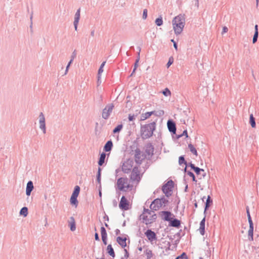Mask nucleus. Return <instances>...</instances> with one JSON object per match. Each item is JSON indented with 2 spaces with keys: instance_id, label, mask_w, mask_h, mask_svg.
I'll return each mask as SVG.
<instances>
[{
  "instance_id": "nucleus-30",
  "label": "nucleus",
  "mask_w": 259,
  "mask_h": 259,
  "mask_svg": "<svg viewBox=\"0 0 259 259\" xmlns=\"http://www.w3.org/2000/svg\"><path fill=\"white\" fill-rule=\"evenodd\" d=\"M249 123L250 124L252 128H254L256 126L255 119L253 117L252 114L249 115Z\"/></svg>"
},
{
  "instance_id": "nucleus-58",
  "label": "nucleus",
  "mask_w": 259,
  "mask_h": 259,
  "mask_svg": "<svg viewBox=\"0 0 259 259\" xmlns=\"http://www.w3.org/2000/svg\"><path fill=\"white\" fill-rule=\"evenodd\" d=\"M76 57V52L75 50L72 53V55L71 56V59H72L73 60Z\"/></svg>"
},
{
  "instance_id": "nucleus-36",
  "label": "nucleus",
  "mask_w": 259,
  "mask_h": 259,
  "mask_svg": "<svg viewBox=\"0 0 259 259\" xmlns=\"http://www.w3.org/2000/svg\"><path fill=\"white\" fill-rule=\"evenodd\" d=\"M179 164L180 165H181L183 164H184L186 166V167H187V162L186 161L184 155H182L179 157Z\"/></svg>"
},
{
  "instance_id": "nucleus-16",
  "label": "nucleus",
  "mask_w": 259,
  "mask_h": 259,
  "mask_svg": "<svg viewBox=\"0 0 259 259\" xmlns=\"http://www.w3.org/2000/svg\"><path fill=\"white\" fill-rule=\"evenodd\" d=\"M145 234L150 242H152L157 240V236L156 233L151 229H148L145 232Z\"/></svg>"
},
{
  "instance_id": "nucleus-9",
  "label": "nucleus",
  "mask_w": 259,
  "mask_h": 259,
  "mask_svg": "<svg viewBox=\"0 0 259 259\" xmlns=\"http://www.w3.org/2000/svg\"><path fill=\"white\" fill-rule=\"evenodd\" d=\"M130 178L132 181H137L138 182H139L141 180L140 171L138 166H135L133 168V170L131 171Z\"/></svg>"
},
{
  "instance_id": "nucleus-50",
  "label": "nucleus",
  "mask_w": 259,
  "mask_h": 259,
  "mask_svg": "<svg viewBox=\"0 0 259 259\" xmlns=\"http://www.w3.org/2000/svg\"><path fill=\"white\" fill-rule=\"evenodd\" d=\"M138 114L135 115V114H130L128 116V119L130 121H133L135 119V117L137 116Z\"/></svg>"
},
{
  "instance_id": "nucleus-11",
  "label": "nucleus",
  "mask_w": 259,
  "mask_h": 259,
  "mask_svg": "<svg viewBox=\"0 0 259 259\" xmlns=\"http://www.w3.org/2000/svg\"><path fill=\"white\" fill-rule=\"evenodd\" d=\"M130 202L124 196L121 198L119 203V208L123 210H127L129 209Z\"/></svg>"
},
{
  "instance_id": "nucleus-52",
  "label": "nucleus",
  "mask_w": 259,
  "mask_h": 259,
  "mask_svg": "<svg viewBox=\"0 0 259 259\" xmlns=\"http://www.w3.org/2000/svg\"><path fill=\"white\" fill-rule=\"evenodd\" d=\"M152 211L149 210L148 208H144L143 212L142 214H145V213H148L149 215L151 214Z\"/></svg>"
},
{
  "instance_id": "nucleus-49",
  "label": "nucleus",
  "mask_w": 259,
  "mask_h": 259,
  "mask_svg": "<svg viewBox=\"0 0 259 259\" xmlns=\"http://www.w3.org/2000/svg\"><path fill=\"white\" fill-rule=\"evenodd\" d=\"M174 62V59L172 57H170L169 58L168 61L166 64V67L168 68Z\"/></svg>"
},
{
  "instance_id": "nucleus-51",
  "label": "nucleus",
  "mask_w": 259,
  "mask_h": 259,
  "mask_svg": "<svg viewBox=\"0 0 259 259\" xmlns=\"http://www.w3.org/2000/svg\"><path fill=\"white\" fill-rule=\"evenodd\" d=\"M147 13H148V10L146 9H144L143 13V16H142V18L144 20H145L147 19Z\"/></svg>"
},
{
  "instance_id": "nucleus-57",
  "label": "nucleus",
  "mask_w": 259,
  "mask_h": 259,
  "mask_svg": "<svg viewBox=\"0 0 259 259\" xmlns=\"http://www.w3.org/2000/svg\"><path fill=\"white\" fill-rule=\"evenodd\" d=\"M133 187V186L131 184L127 183V184H125V189H126L127 191V189H130L131 190Z\"/></svg>"
},
{
  "instance_id": "nucleus-25",
  "label": "nucleus",
  "mask_w": 259,
  "mask_h": 259,
  "mask_svg": "<svg viewBox=\"0 0 259 259\" xmlns=\"http://www.w3.org/2000/svg\"><path fill=\"white\" fill-rule=\"evenodd\" d=\"M69 226L71 231H74L76 229V224L75 221L73 217H71L69 218Z\"/></svg>"
},
{
  "instance_id": "nucleus-31",
  "label": "nucleus",
  "mask_w": 259,
  "mask_h": 259,
  "mask_svg": "<svg viewBox=\"0 0 259 259\" xmlns=\"http://www.w3.org/2000/svg\"><path fill=\"white\" fill-rule=\"evenodd\" d=\"M105 63H106V61L103 62L102 63V64H101L100 67L98 70V80L100 79L101 74L103 72V67L105 66Z\"/></svg>"
},
{
  "instance_id": "nucleus-44",
  "label": "nucleus",
  "mask_w": 259,
  "mask_h": 259,
  "mask_svg": "<svg viewBox=\"0 0 259 259\" xmlns=\"http://www.w3.org/2000/svg\"><path fill=\"white\" fill-rule=\"evenodd\" d=\"M80 19V18H78V17L74 16V21L73 22V25L74 26V29L75 30H77V26L78 24L79 20Z\"/></svg>"
},
{
  "instance_id": "nucleus-4",
  "label": "nucleus",
  "mask_w": 259,
  "mask_h": 259,
  "mask_svg": "<svg viewBox=\"0 0 259 259\" xmlns=\"http://www.w3.org/2000/svg\"><path fill=\"white\" fill-rule=\"evenodd\" d=\"M164 114V112L163 110H160L158 111H152L150 112H146L144 114H142L141 116V120H145L148 118H149L152 115H154L156 116H161L163 115Z\"/></svg>"
},
{
  "instance_id": "nucleus-61",
  "label": "nucleus",
  "mask_w": 259,
  "mask_h": 259,
  "mask_svg": "<svg viewBox=\"0 0 259 259\" xmlns=\"http://www.w3.org/2000/svg\"><path fill=\"white\" fill-rule=\"evenodd\" d=\"M182 137L186 136V138H188V135L187 130H185L183 131V133L181 134Z\"/></svg>"
},
{
  "instance_id": "nucleus-60",
  "label": "nucleus",
  "mask_w": 259,
  "mask_h": 259,
  "mask_svg": "<svg viewBox=\"0 0 259 259\" xmlns=\"http://www.w3.org/2000/svg\"><path fill=\"white\" fill-rule=\"evenodd\" d=\"M75 17H78V18H80V8H79L76 12L75 13Z\"/></svg>"
},
{
  "instance_id": "nucleus-34",
  "label": "nucleus",
  "mask_w": 259,
  "mask_h": 259,
  "mask_svg": "<svg viewBox=\"0 0 259 259\" xmlns=\"http://www.w3.org/2000/svg\"><path fill=\"white\" fill-rule=\"evenodd\" d=\"M80 188L79 186H75L74 188V190L73 191V193H72L71 196L78 197V196L79 194V192H80Z\"/></svg>"
},
{
  "instance_id": "nucleus-59",
  "label": "nucleus",
  "mask_w": 259,
  "mask_h": 259,
  "mask_svg": "<svg viewBox=\"0 0 259 259\" xmlns=\"http://www.w3.org/2000/svg\"><path fill=\"white\" fill-rule=\"evenodd\" d=\"M170 41L173 42L174 47L176 50H178V44L174 40V39H171Z\"/></svg>"
},
{
  "instance_id": "nucleus-56",
  "label": "nucleus",
  "mask_w": 259,
  "mask_h": 259,
  "mask_svg": "<svg viewBox=\"0 0 259 259\" xmlns=\"http://www.w3.org/2000/svg\"><path fill=\"white\" fill-rule=\"evenodd\" d=\"M32 18H33V13H32L31 15H30V31H31V32H33V30H32Z\"/></svg>"
},
{
  "instance_id": "nucleus-24",
  "label": "nucleus",
  "mask_w": 259,
  "mask_h": 259,
  "mask_svg": "<svg viewBox=\"0 0 259 259\" xmlns=\"http://www.w3.org/2000/svg\"><path fill=\"white\" fill-rule=\"evenodd\" d=\"M101 168L100 167H99L98 168L96 178L98 184L99 185V188L100 189H101Z\"/></svg>"
},
{
  "instance_id": "nucleus-54",
  "label": "nucleus",
  "mask_w": 259,
  "mask_h": 259,
  "mask_svg": "<svg viewBox=\"0 0 259 259\" xmlns=\"http://www.w3.org/2000/svg\"><path fill=\"white\" fill-rule=\"evenodd\" d=\"M39 128L42 131L44 134L46 133V123L39 125Z\"/></svg>"
},
{
  "instance_id": "nucleus-1",
  "label": "nucleus",
  "mask_w": 259,
  "mask_h": 259,
  "mask_svg": "<svg viewBox=\"0 0 259 259\" xmlns=\"http://www.w3.org/2000/svg\"><path fill=\"white\" fill-rule=\"evenodd\" d=\"M157 120V119H156L150 123L141 125L140 133L143 139H147L152 136L153 132L156 129Z\"/></svg>"
},
{
  "instance_id": "nucleus-37",
  "label": "nucleus",
  "mask_w": 259,
  "mask_h": 259,
  "mask_svg": "<svg viewBox=\"0 0 259 259\" xmlns=\"http://www.w3.org/2000/svg\"><path fill=\"white\" fill-rule=\"evenodd\" d=\"M160 201L162 203V207H165L169 202L168 200L165 198L164 196H162L160 198Z\"/></svg>"
},
{
  "instance_id": "nucleus-28",
  "label": "nucleus",
  "mask_w": 259,
  "mask_h": 259,
  "mask_svg": "<svg viewBox=\"0 0 259 259\" xmlns=\"http://www.w3.org/2000/svg\"><path fill=\"white\" fill-rule=\"evenodd\" d=\"M107 253L112 256V257H114L115 256V253L114 250L111 244H109L107 247Z\"/></svg>"
},
{
  "instance_id": "nucleus-5",
  "label": "nucleus",
  "mask_w": 259,
  "mask_h": 259,
  "mask_svg": "<svg viewBox=\"0 0 259 259\" xmlns=\"http://www.w3.org/2000/svg\"><path fill=\"white\" fill-rule=\"evenodd\" d=\"M114 107V106L113 103H110L106 105L105 107L103 110L102 117L104 119H108L113 111Z\"/></svg>"
},
{
  "instance_id": "nucleus-13",
  "label": "nucleus",
  "mask_w": 259,
  "mask_h": 259,
  "mask_svg": "<svg viewBox=\"0 0 259 259\" xmlns=\"http://www.w3.org/2000/svg\"><path fill=\"white\" fill-rule=\"evenodd\" d=\"M167 126L169 132L172 134H176L177 131L176 124L172 119H168L167 122Z\"/></svg>"
},
{
  "instance_id": "nucleus-26",
  "label": "nucleus",
  "mask_w": 259,
  "mask_h": 259,
  "mask_svg": "<svg viewBox=\"0 0 259 259\" xmlns=\"http://www.w3.org/2000/svg\"><path fill=\"white\" fill-rule=\"evenodd\" d=\"M139 52L138 53V56H137V58L136 59V61H135V63L134 64V68L133 69V70L132 71V73H131V76H132L133 75V74L135 72L138 66V63H139V60H140V51H141V48L139 47Z\"/></svg>"
},
{
  "instance_id": "nucleus-12",
  "label": "nucleus",
  "mask_w": 259,
  "mask_h": 259,
  "mask_svg": "<svg viewBox=\"0 0 259 259\" xmlns=\"http://www.w3.org/2000/svg\"><path fill=\"white\" fill-rule=\"evenodd\" d=\"M154 148L151 143H148L146 146L145 153L149 156L146 157V159L150 160L152 156L154 155Z\"/></svg>"
},
{
  "instance_id": "nucleus-35",
  "label": "nucleus",
  "mask_w": 259,
  "mask_h": 259,
  "mask_svg": "<svg viewBox=\"0 0 259 259\" xmlns=\"http://www.w3.org/2000/svg\"><path fill=\"white\" fill-rule=\"evenodd\" d=\"M188 148L192 153L196 156H197L198 153L197 150L192 144L190 143L188 144Z\"/></svg>"
},
{
  "instance_id": "nucleus-14",
  "label": "nucleus",
  "mask_w": 259,
  "mask_h": 259,
  "mask_svg": "<svg viewBox=\"0 0 259 259\" xmlns=\"http://www.w3.org/2000/svg\"><path fill=\"white\" fill-rule=\"evenodd\" d=\"M162 207V203L160 198L155 199L151 204L150 208L151 209L157 210Z\"/></svg>"
},
{
  "instance_id": "nucleus-46",
  "label": "nucleus",
  "mask_w": 259,
  "mask_h": 259,
  "mask_svg": "<svg viewBox=\"0 0 259 259\" xmlns=\"http://www.w3.org/2000/svg\"><path fill=\"white\" fill-rule=\"evenodd\" d=\"M162 94L165 96H168L171 95V92L168 88H165L163 91Z\"/></svg>"
},
{
  "instance_id": "nucleus-55",
  "label": "nucleus",
  "mask_w": 259,
  "mask_h": 259,
  "mask_svg": "<svg viewBox=\"0 0 259 259\" xmlns=\"http://www.w3.org/2000/svg\"><path fill=\"white\" fill-rule=\"evenodd\" d=\"M247 219L249 223V226H253V223L250 215L247 216Z\"/></svg>"
},
{
  "instance_id": "nucleus-45",
  "label": "nucleus",
  "mask_w": 259,
  "mask_h": 259,
  "mask_svg": "<svg viewBox=\"0 0 259 259\" xmlns=\"http://www.w3.org/2000/svg\"><path fill=\"white\" fill-rule=\"evenodd\" d=\"M187 174L190 177L192 178V181L194 183H196L197 182V180L196 179V178H195V176L194 175V174L191 171H188L187 172Z\"/></svg>"
},
{
  "instance_id": "nucleus-42",
  "label": "nucleus",
  "mask_w": 259,
  "mask_h": 259,
  "mask_svg": "<svg viewBox=\"0 0 259 259\" xmlns=\"http://www.w3.org/2000/svg\"><path fill=\"white\" fill-rule=\"evenodd\" d=\"M145 253L146 254V255L147 256V259H151V258L153 256V253H152V250H151L150 249H147L145 251Z\"/></svg>"
},
{
  "instance_id": "nucleus-62",
  "label": "nucleus",
  "mask_w": 259,
  "mask_h": 259,
  "mask_svg": "<svg viewBox=\"0 0 259 259\" xmlns=\"http://www.w3.org/2000/svg\"><path fill=\"white\" fill-rule=\"evenodd\" d=\"M95 239L96 241H100L99 236L98 233L96 232L95 234Z\"/></svg>"
},
{
  "instance_id": "nucleus-43",
  "label": "nucleus",
  "mask_w": 259,
  "mask_h": 259,
  "mask_svg": "<svg viewBox=\"0 0 259 259\" xmlns=\"http://www.w3.org/2000/svg\"><path fill=\"white\" fill-rule=\"evenodd\" d=\"M195 172L197 175H201L202 177L203 178H204L206 176V172L204 171V170L202 168H199V170H198V172L197 171H195Z\"/></svg>"
},
{
  "instance_id": "nucleus-8",
  "label": "nucleus",
  "mask_w": 259,
  "mask_h": 259,
  "mask_svg": "<svg viewBox=\"0 0 259 259\" xmlns=\"http://www.w3.org/2000/svg\"><path fill=\"white\" fill-rule=\"evenodd\" d=\"M135 160L136 163L140 165L143 160L146 158V155L145 154H142L141 150L137 148L135 150Z\"/></svg>"
},
{
  "instance_id": "nucleus-22",
  "label": "nucleus",
  "mask_w": 259,
  "mask_h": 259,
  "mask_svg": "<svg viewBox=\"0 0 259 259\" xmlns=\"http://www.w3.org/2000/svg\"><path fill=\"white\" fill-rule=\"evenodd\" d=\"M205 215L200 223L199 232L201 235H204L205 234Z\"/></svg>"
},
{
  "instance_id": "nucleus-17",
  "label": "nucleus",
  "mask_w": 259,
  "mask_h": 259,
  "mask_svg": "<svg viewBox=\"0 0 259 259\" xmlns=\"http://www.w3.org/2000/svg\"><path fill=\"white\" fill-rule=\"evenodd\" d=\"M169 226L179 228L181 227V221L174 218H172L169 222Z\"/></svg>"
},
{
  "instance_id": "nucleus-15",
  "label": "nucleus",
  "mask_w": 259,
  "mask_h": 259,
  "mask_svg": "<svg viewBox=\"0 0 259 259\" xmlns=\"http://www.w3.org/2000/svg\"><path fill=\"white\" fill-rule=\"evenodd\" d=\"M160 214L162 217V219L167 222L170 221L172 216L175 217L170 211L167 210L162 211L160 212Z\"/></svg>"
},
{
  "instance_id": "nucleus-64",
  "label": "nucleus",
  "mask_w": 259,
  "mask_h": 259,
  "mask_svg": "<svg viewBox=\"0 0 259 259\" xmlns=\"http://www.w3.org/2000/svg\"><path fill=\"white\" fill-rule=\"evenodd\" d=\"M195 6L197 7V8H198L199 7V0H195Z\"/></svg>"
},
{
  "instance_id": "nucleus-7",
  "label": "nucleus",
  "mask_w": 259,
  "mask_h": 259,
  "mask_svg": "<svg viewBox=\"0 0 259 259\" xmlns=\"http://www.w3.org/2000/svg\"><path fill=\"white\" fill-rule=\"evenodd\" d=\"M134 161L133 159H128L124 161L122 165V171L125 174H128L131 172L133 166Z\"/></svg>"
},
{
  "instance_id": "nucleus-48",
  "label": "nucleus",
  "mask_w": 259,
  "mask_h": 259,
  "mask_svg": "<svg viewBox=\"0 0 259 259\" xmlns=\"http://www.w3.org/2000/svg\"><path fill=\"white\" fill-rule=\"evenodd\" d=\"M178 258L180 259H188V256L186 252H183L181 255L178 256Z\"/></svg>"
},
{
  "instance_id": "nucleus-38",
  "label": "nucleus",
  "mask_w": 259,
  "mask_h": 259,
  "mask_svg": "<svg viewBox=\"0 0 259 259\" xmlns=\"http://www.w3.org/2000/svg\"><path fill=\"white\" fill-rule=\"evenodd\" d=\"M187 166H190L191 169L193 170L194 171L198 172V170H199V167L196 166L195 164H193L192 162L187 163Z\"/></svg>"
},
{
  "instance_id": "nucleus-40",
  "label": "nucleus",
  "mask_w": 259,
  "mask_h": 259,
  "mask_svg": "<svg viewBox=\"0 0 259 259\" xmlns=\"http://www.w3.org/2000/svg\"><path fill=\"white\" fill-rule=\"evenodd\" d=\"M39 125L45 124V118L44 114L41 112L39 115Z\"/></svg>"
},
{
  "instance_id": "nucleus-41",
  "label": "nucleus",
  "mask_w": 259,
  "mask_h": 259,
  "mask_svg": "<svg viewBox=\"0 0 259 259\" xmlns=\"http://www.w3.org/2000/svg\"><path fill=\"white\" fill-rule=\"evenodd\" d=\"M155 23L156 25L158 26H160L162 25L163 20H162V17L160 16L158 18H156L155 21Z\"/></svg>"
},
{
  "instance_id": "nucleus-6",
  "label": "nucleus",
  "mask_w": 259,
  "mask_h": 259,
  "mask_svg": "<svg viewBox=\"0 0 259 259\" xmlns=\"http://www.w3.org/2000/svg\"><path fill=\"white\" fill-rule=\"evenodd\" d=\"M128 179L126 177H121L117 180L116 186L117 189L120 191L126 192L127 190L125 189V184L128 182Z\"/></svg>"
},
{
  "instance_id": "nucleus-63",
  "label": "nucleus",
  "mask_w": 259,
  "mask_h": 259,
  "mask_svg": "<svg viewBox=\"0 0 259 259\" xmlns=\"http://www.w3.org/2000/svg\"><path fill=\"white\" fill-rule=\"evenodd\" d=\"M228 29L226 26L223 27L222 34H223L224 33L227 32L228 31Z\"/></svg>"
},
{
  "instance_id": "nucleus-29",
  "label": "nucleus",
  "mask_w": 259,
  "mask_h": 259,
  "mask_svg": "<svg viewBox=\"0 0 259 259\" xmlns=\"http://www.w3.org/2000/svg\"><path fill=\"white\" fill-rule=\"evenodd\" d=\"M248 236L249 240L251 241L253 240V226H249Z\"/></svg>"
},
{
  "instance_id": "nucleus-2",
  "label": "nucleus",
  "mask_w": 259,
  "mask_h": 259,
  "mask_svg": "<svg viewBox=\"0 0 259 259\" xmlns=\"http://www.w3.org/2000/svg\"><path fill=\"white\" fill-rule=\"evenodd\" d=\"M172 22L175 33L176 35L181 34L185 25L184 15L180 14L175 17L172 20Z\"/></svg>"
},
{
  "instance_id": "nucleus-3",
  "label": "nucleus",
  "mask_w": 259,
  "mask_h": 259,
  "mask_svg": "<svg viewBox=\"0 0 259 259\" xmlns=\"http://www.w3.org/2000/svg\"><path fill=\"white\" fill-rule=\"evenodd\" d=\"M174 185V182L171 180H168L166 183L163 185L162 191L166 197H169L171 195Z\"/></svg>"
},
{
  "instance_id": "nucleus-23",
  "label": "nucleus",
  "mask_w": 259,
  "mask_h": 259,
  "mask_svg": "<svg viewBox=\"0 0 259 259\" xmlns=\"http://www.w3.org/2000/svg\"><path fill=\"white\" fill-rule=\"evenodd\" d=\"M212 204V200L210 196L208 195L206 199V201L205 203V207H204V213H205L206 211L209 209V207Z\"/></svg>"
},
{
  "instance_id": "nucleus-39",
  "label": "nucleus",
  "mask_w": 259,
  "mask_h": 259,
  "mask_svg": "<svg viewBox=\"0 0 259 259\" xmlns=\"http://www.w3.org/2000/svg\"><path fill=\"white\" fill-rule=\"evenodd\" d=\"M123 125L122 124H118L117 125L113 130V133L116 134L120 132L121 130L122 129Z\"/></svg>"
},
{
  "instance_id": "nucleus-19",
  "label": "nucleus",
  "mask_w": 259,
  "mask_h": 259,
  "mask_svg": "<svg viewBox=\"0 0 259 259\" xmlns=\"http://www.w3.org/2000/svg\"><path fill=\"white\" fill-rule=\"evenodd\" d=\"M34 189L33 184L31 181L27 182L26 188V194L27 196H29L31 192Z\"/></svg>"
},
{
  "instance_id": "nucleus-47",
  "label": "nucleus",
  "mask_w": 259,
  "mask_h": 259,
  "mask_svg": "<svg viewBox=\"0 0 259 259\" xmlns=\"http://www.w3.org/2000/svg\"><path fill=\"white\" fill-rule=\"evenodd\" d=\"M258 36V33L254 32L253 36V39H252V43L253 44H255L257 41Z\"/></svg>"
},
{
  "instance_id": "nucleus-27",
  "label": "nucleus",
  "mask_w": 259,
  "mask_h": 259,
  "mask_svg": "<svg viewBox=\"0 0 259 259\" xmlns=\"http://www.w3.org/2000/svg\"><path fill=\"white\" fill-rule=\"evenodd\" d=\"M106 153L104 152H102L100 155L99 158V160L98 161V165L99 167L102 166L105 162V160L106 158Z\"/></svg>"
},
{
  "instance_id": "nucleus-20",
  "label": "nucleus",
  "mask_w": 259,
  "mask_h": 259,
  "mask_svg": "<svg viewBox=\"0 0 259 259\" xmlns=\"http://www.w3.org/2000/svg\"><path fill=\"white\" fill-rule=\"evenodd\" d=\"M126 238L118 236L116 238L117 242L121 246L122 248H124L126 246Z\"/></svg>"
},
{
  "instance_id": "nucleus-32",
  "label": "nucleus",
  "mask_w": 259,
  "mask_h": 259,
  "mask_svg": "<svg viewBox=\"0 0 259 259\" xmlns=\"http://www.w3.org/2000/svg\"><path fill=\"white\" fill-rule=\"evenodd\" d=\"M77 198V197L71 196V198L70 199V203L72 205L75 206L76 207L77 206L78 203Z\"/></svg>"
},
{
  "instance_id": "nucleus-10",
  "label": "nucleus",
  "mask_w": 259,
  "mask_h": 259,
  "mask_svg": "<svg viewBox=\"0 0 259 259\" xmlns=\"http://www.w3.org/2000/svg\"><path fill=\"white\" fill-rule=\"evenodd\" d=\"M151 215V216L148 218V217L147 215L141 214L140 218V219L143 220V222L144 223H145L146 225H149L151 224L153 221H155L157 218V216L155 213Z\"/></svg>"
},
{
  "instance_id": "nucleus-21",
  "label": "nucleus",
  "mask_w": 259,
  "mask_h": 259,
  "mask_svg": "<svg viewBox=\"0 0 259 259\" xmlns=\"http://www.w3.org/2000/svg\"><path fill=\"white\" fill-rule=\"evenodd\" d=\"M112 147H113V143H112V141L110 140L108 141L106 143V144H105V145L104 146L103 150L106 152H110L111 150H112Z\"/></svg>"
},
{
  "instance_id": "nucleus-53",
  "label": "nucleus",
  "mask_w": 259,
  "mask_h": 259,
  "mask_svg": "<svg viewBox=\"0 0 259 259\" xmlns=\"http://www.w3.org/2000/svg\"><path fill=\"white\" fill-rule=\"evenodd\" d=\"M124 257H121V259H124V258L127 259L129 257V253L127 251V249L125 248H124Z\"/></svg>"
},
{
  "instance_id": "nucleus-18",
  "label": "nucleus",
  "mask_w": 259,
  "mask_h": 259,
  "mask_svg": "<svg viewBox=\"0 0 259 259\" xmlns=\"http://www.w3.org/2000/svg\"><path fill=\"white\" fill-rule=\"evenodd\" d=\"M101 234L103 243L106 245L107 244V234L105 228L103 226L101 227Z\"/></svg>"
},
{
  "instance_id": "nucleus-33",
  "label": "nucleus",
  "mask_w": 259,
  "mask_h": 259,
  "mask_svg": "<svg viewBox=\"0 0 259 259\" xmlns=\"http://www.w3.org/2000/svg\"><path fill=\"white\" fill-rule=\"evenodd\" d=\"M20 215L24 217H26L28 214V208L27 207H23L19 212Z\"/></svg>"
}]
</instances>
